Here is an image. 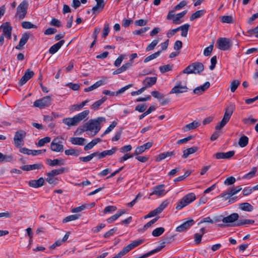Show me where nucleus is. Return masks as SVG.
I'll return each mask as SVG.
<instances>
[{"mask_svg": "<svg viewBox=\"0 0 258 258\" xmlns=\"http://www.w3.org/2000/svg\"><path fill=\"white\" fill-rule=\"evenodd\" d=\"M105 121L103 117H99L96 119H91L83 125V129H81V132H90L88 135L91 136H95L100 130V123Z\"/></svg>", "mask_w": 258, "mask_h": 258, "instance_id": "nucleus-1", "label": "nucleus"}, {"mask_svg": "<svg viewBox=\"0 0 258 258\" xmlns=\"http://www.w3.org/2000/svg\"><path fill=\"white\" fill-rule=\"evenodd\" d=\"M89 112V110H86L73 117L64 118L62 119V123L68 125L69 127L73 126H77L81 121L88 118Z\"/></svg>", "mask_w": 258, "mask_h": 258, "instance_id": "nucleus-2", "label": "nucleus"}, {"mask_svg": "<svg viewBox=\"0 0 258 258\" xmlns=\"http://www.w3.org/2000/svg\"><path fill=\"white\" fill-rule=\"evenodd\" d=\"M235 105L230 104L226 109L224 116L221 121L215 126L216 131H219L223 128L229 121L234 110Z\"/></svg>", "mask_w": 258, "mask_h": 258, "instance_id": "nucleus-3", "label": "nucleus"}, {"mask_svg": "<svg viewBox=\"0 0 258 258\" xmlns=\"http://www.w3.org/2000/svg\"><path fill=\"white\" fill-rule=\"evenodd\" d=\"M204 66L200 62H195L184 69L182 73L184 74H200L203 71Z\"/></svg>", "mask_w": 258, "mask_h": 258, "instance_id": "nucleus-4", "label": "nucleus"}, {"mask_svg": "<svg viewBox=\"0 0 258 258\" xmlns=\"http://www.w3.org/2000/svg\"><path fill=\"white\" fill-rule=\"evenodd\" d=\"M196 199V197L194 193H189L184 196L181 201L177 203L176 209L177 210H180L194 202Z\"/></svg>", "mask_w": 258, "mask_h": 258, "instance_id": "nucleus-5", "label": "nucleus"}, {"mask_svg": "<svg viewBox=\"0 0 258 258\" xmlns=\"http://www.w3.org/2000/svg\"><path fill=\"white\" fill-rule=\"evenodd\" d=\"M28 8V3L27 0L22 2L17 8V12L15 15L19 20L23 19L27 13Z\"/></svg>", "mask_w": 258, "mask_h": 258, "instance_id": "nucleus-6", "label": "nucleus"}, {"mask_svg": "<svg viewBox=\"0 0 258 258\" xmlns=\"http://www.w3.org/2000/svg\"><path fill=\"white\" fill-rule=\"evenodd\" d=\"M52 99L50 96H46L41 99L36 100L34 102V106L40 109L49 106L51 104Z\"/></svg>", "mask_w": 258, "mask_h": 258, "instance_id": "nucleus-7", "label": "nucleus"}, {"mask_svg": "<svg viewBox=\"0 0 258 258\" xmlns=\"http://www.w3.org/2000/svg\"><path fill=\"white\" fill-rule=\"evenodd\" d=\"M26 136V133L23 130H19L15 133L14 142L16 147H20L24 145V139Z\"/></svg>", "mask_w": 258, "mask_h": 258, "instance_id": "nucleus-8", "label": "nucleus"}, {"mask_svg": "<svg viewBox=\"0 0 258 258\" xmlns=\"http://www.w3.org/2000/svg\"><path fill=\"white\" fill-rule=\"evenodd\" d=\"M217 45L219 49L225 51L231 48L232 43L228 38L221 37L217 40Z\"/></svg>", "mask_w": 258, "mask_h": 258, "instance_id": "nucleus-9", "label": "nucleus"}, {"mask_svg": "<svg viewBox=\"0 0 258 258\" xmlns=\"http://www.w3.org/2000/svg\"><path fill=\"white\" fill-rule=\"evenodd\" d=\"M188 88L186 86V83L183 84L181 81H177L175 86L171 90L170 94L182 93L187 91Z\"/></svg>", "mask_w": 258, "mask_h": 258, "instance_id": "nucleus-10", "label": "nucleus"}, {"mask_svg": "<svg viewBox=\"0 0 258 258\" xmlns=\"http://www.w3.org/2000/svg\"><path fill=\"white\" fill-rule=\"evenodd\" d=\"M61 143V139L59 138L54 139L51 143V150L56 152L62 151L63 146Z\"/></svg>", "mask_w": 258, "mask_h": 258, "instance_id": "nucleus-11", "label": "nucleus"}, {"mask_svg": "<svg viewBox=\"0 0 258 258\" xmlns=\"http://www.w3.org/2000/svg\"><path fill=\"white\" fill-rule=\"evenodd\" d=\"M164 184H160L154 186L152 188V191L150 194V196L156 195L158 197H161L165 195L166 192L164 189Z\"/></svg>", "mask_w": 258, "mask_h": 258, "instance_id": "nucleus-12", "label": "nucleus"}, {"mask_svg": "<svg viewBox=\"0 0 258 258\" xmlns=\"http://www.w3.org/2000/svg\"><path fill=\"white\" fill-rule=\"evenodd\" d=\"M0 28L3 30V34L8 39H11L12 27L9 22L4 23L1 26Z\"/></svg>", "mask_w": 258, "mask_h": 258, "instance_id": "nucleus-13", "label": "nucleus"}, {"mask_svg": "<svg viewBox=\"0 0 258 258\" xmlns=\"http://www.w3.org/2000/svg\"><path fill=\"white\" fill-rule=\"evenodd\" d=\"M242 189V187L240 186L234 187L232 188L229 189L227 192H223L220 195L221 197L225 198V199H228L233 195L236 194Z\"/></svg>", "mask_w": 258, "mask_h": 258, "instance_id": "nucleus-14", "label": "nucleus"}, {"mask_svg": "<svg viewBox=\"0 0 258 258\" xmlns=\"http://www.w3.org/2000/svg\"><path fill=\"white\" fill-rule=\"evenodd\" d=\"M195 224V221L192 219H190L187 221L184 222L182 224L177 227L176 228V231L182 232L185 230L189 229L191 226Z\"/></svg>", "mask_w": 258, "mask_h": 258, "instance_id": "nucleus-15", "label": "nucleus"}, {"mask_svg": "<svg viewBox=\"0 0 258 258\" xmlns=\"http://www.w3.org/2000/svg\"><path fill=\"white\" fill-rule=\"evenodd\" d=\"M234 151H230L226 153L218 152L215 154V156L217 159H228L232 157L234 155Z\"/></svg>", "mask_w": 258, "mask_h": 258, "instance_id": "nucleus-16", "label": "nucleus"}, {"mask_svg": "<svg viewBox=\"0 0 258 258\" xmlns=\"http://www.w3.org/2000/svg\"><path fill=\"white\" fill-rule=\"evenodd\" d=\"M157 78L156 77H147L143 81L144 87L146 89L148 88L152 87L156 84Z\"/></svg>", "mask_w": 258, "mask_h": 258, "instance_id": "nucleus-17", "label": "nucleus"}, {"mask_svg": "<svg viewBox=\"0 0 258 258\" xmlns=\"http://www.w3.org/2000/svg\"><path fill=\"white\" fill-rule=\"evenodd\" d=\"M238 218L239 215L237 213H234L227 217L223 218L222 221L225 224L231 223L237 221L238 219Z\"/></svg>", "mask_w": 258, "mask_h": 258, "instance_id": "nucleus-18", "label": "nucleus"}, {"mask_svg": "<svg viewBox=\"0 0 258 258\" xmlns=\"http://www.w3.org/2000/svg\"><path fill=\"white\" fill-rule=\"evenodd\" d=\"M144 242V239H138L137 240H134L132 241L130 244H128L127 246H124L123 248L124 249L126 253H127L133 248L142 244Z\"/></svg>", "mask_w": 258, "mask_h": 258, "instance_id": "nucleus-19", "label": "nucleus"}, {"mask_svg": "<svg viewBox=\"0 0 258 258\" xmlns=\"http://www.w3.org/2000/svg\"><path fill=\"white\" fill-rule=\"evenodd\" d=\"M30 37V33H25L23 34L20 39L19 43L18 45L16 46V49L18 50H21L23 46L27 43Z\"/></svg>", "mask_w": 258, "mask_h": 258, "instance_id": "nucleus-20", "label": "nucleus"}, {"mask_svg": "<svg viewBox=\"0 0 258 258\" xmlns=\"http://www.w3.org/2000/svg\"><path fill=\"white\" fill-rule=\"evenodd\" d=\"M34 75V72L30 70H27L25 73L24 76L20 80V85L25 84L29 79H30Z\"/></svg>", "mask_w": 258, "mask_h": 258, "instance_id": "nucleus-21", "label": "nucleus"}, {"mask_svg": "<svg viewBox=\"0 0 258 258\" xmlns=\"http://www.w3.org/2000/svg\"><path fill=\"white\" fill-rule=\"evenodd\" d=\"M210 86V83L209 82H206L203 85L197 87L194 90V93L197 95H201L204 93L207 89Z\"/></svg>", "mask_w": 258, "mask_h": 258, "instance_id": "nucleus-22", "label": "nucleus"}, {"mask_svg": "<svg viewBox=\"0 0 258 258\" xmlns=\"http://www.w3.org/2000/svg\"><path fill=\"white\" fill-rule=\"evenodd\" d=\"M44 183V179L42 177L39 178L37 180H31L29 182V185L30 186L38 188L43 185Z\"/></svg>", "mask_w": 258, "mask_h": 258, "instance_id": "nucleus-23", "label": "nucleus"}, {"mask_svg": "<svg viewBox=\"0 0 258 258\" xmlns=\"http://www.w3.org/2000/svg\"><path fill=\"white\" fill-rule=\"evenodd\" d=\"M64 43V40H61L59 41V42H57L56 43L54 44L52 46H51L50 48H49V52L52 54H54L63 45Z\"/></svg>", "mask_w": 258, "mask_h": 258, "instance_id": "nucleus-24", "label": "nucleus"}, {"mask_svg": "<svg viewBox=\"0 0 258 258\" xmlns=\"http://www.w3.org/2000/svg\"><path fill=\"white\" fill-rule=\"evenodd\" d=\"M43 165L41 164H34L32 165H26L22 166L21 167V169L24 171H29L41 169Z\"/></svg>", "mask_w": 258, "mask_h": 258, "instance_id": "nucleus-25", "label": "nucleus"}, {"mask_svg": "<svg viewBox=\"0 0 258 258\" xmlns=\"http://www.w3.org/2000/svg\"><path fill=\"white\" fill-rule=\"evenodd\" d=\"M165 242H163L162 243V245L160 246H159L158 247H157L156 248L152 250H151L150 251L146 253H145L144 254H143V255H142L141 256H140V257L139 258H146L156 252H159V251H160L163 248H164L165 246Z\"/></svg>", "mask_w": 258, "mask_h": 258, "instance_id": "nucleus-26", "label": "nucleus"}, {"mask_svg": "<svg viewBox=\"0 0 258 258\" xmlns=\"http://www.w3.org/2000/svg\"><path fill=\"white\" fill-rule=\"evenodd\" d=\"M86 140L83 138L79 137H72L70 138V142L73 145H83L85 142Z\"/></svg>", "mask_w": 258, "mask_h": 258, "instance_id": "nucleus-27", "label": "nucleus"}, {"mask_svg": "<svg viewBox=\"0 0 258 258\" xmlns=\"http://www.w3.org/2000/svg\"><path fill=\"white\" fill-rule=\"evenodd\" d=\"M107 100L106 97H103L101 99L95 101L91 106V109L93 110H97L100 106Z\"/></svg>", "mask_w": 258, "mask_h": 258, "instance_id": "nucleus-28", "label": "nucleus"}, {"mask_svg": "<svg viewBox=\"0 0 258 258\" xmlns=\"http://www.w3.org/2000/svg\"><path fill=\"white\" fill-rule=\"evenodd\" d=\"M175 154V152L174 151H168L164 153H162L160 154L158 157L156 159V161L159 162L168 157H171L172 156L174 155Z\"/></svg>", "mask_w": 258, "mask_h": 258, "instance_id": "nucleus-29", "label": "nucleus"}, {"mask_svg": "<svg viewBox=\"0 0 258 258\" xmlns=\"http://www.w3.org/2000/svg\"><path fill=\"white\" fill-rule=\"evenodd\" d=\"M200 122L194 121L193 122L186 124L184 126L183 130L184 131L187 132L191 130H194L197 128L200 125Z\"/></svg>", "mask_w": 258, "mask_h": 258, "instance_id": "nucleus-30", "label": "nucleus"}, {"mask_svg": "<svg viewBox=\"0 0 258 258\" xmlns=\"http://www.w3.org/2000/svg\"><path fill=\"white\" fill-rule=\"evenodd\" d=\"M198 147H192L189 148H187L183 151V154L182 155L183 158H186L188 156L191 154L196 152L198 151Z\"/></svg>", "mask_w": 258, "mask_h": 258, "instance_id": "nucleus-31", "label": "nucleus"}, {"mask_svg": "<svg viewBox=\"0 0 258 258\" xmlns=\"http://www.w3.org/2000/svg\"><path fill=\"white\" fill-rule=\"evenodd\" d=\"M125 213V211L124 210H119L117 213L114 215L112 216L110 218H108L106 221L108 223H111L116 219H117L122 215Z\"/></svg>", "mask_w": 258, "mask_h": 258, "instance_id": "nucleus-32", "label": "nucleus"}, {"mask_svg": "<svg viewBox=\"0 0 258 258\" xmlns=\"http://www.w3.org/2000/svg\"><path fill=\"white\" fill-rule=\"evenodd\" d=\"M254 221L251 219H240L235 224V226H240L243 225H251L254 224Z\"/></svg>", "mask_w": 258, "mask_h": 258, "instance_id": "nucleus-33", "label": "nucleus"}, {"mask_svg": "<svg viewBox=\"0 0 258 258\" xmlns=\"http://www.w3.org/2000/svg\"><path fill=\"white\" fill-rule=\"evenodd\" d=\"M239 208L244 211L251 212L253 210V207L248 203H243L239 205Z\"/></svg>", "mask_w": 258, "mask_h": 258, "instance_id": "nucleus-34", "label": "nucleus"}, {"mask_svg": "<svg viewBox=\"0 0 258 258\" xmlns=\"http://www.w3.org/2000/svg\"><path fill=\"white\" fill-rule=\"evenodd\" d=\"M89 101V100L87 99L81 102L80 104H74L71 106V110L79 111L81 108H82L85 105H86V104L88 103Z\"/></svg>", "mask_w": 258, "mask_h": 258, "instance_id": "nucleus-35", "label": "nucleus"}, {"mask_svg": "<svg viewBox=\"0 0 258 258\" xmlns=\"http://www.w3.org/2000/svg\"><path fill=\"white\" fill-rule=\"evenodd\" d=\"M65 171L64 168H61L57 169H53L51 170L50 172L47 173V176H54L55 175H59L60 174L63 173Z\"/></svg>", "mask_w": 258, "mask_h": 258, "instance_id": "nucleus-36", "label": "nucleus"}, {"mask_svg": "<svg viewBox=\"0 0 258 258\" xmlns=\"http://www.w3.org/2000/svg\"><path fill=\"white\" fill-rule=\"evenodd\" d=\"M248 143V138L244 135L241 136L238 142V145L241 148L245 147Z\"/></svg>", "mask_w": 258, "mask_h": 258, "instance_id": "nucleus-37", "label": "nucleus"}, {"mask_svg": "<svg viewBox=\"0 0 258 258\" xmlns=\"http://www.w3.org/2000/svg\"><path fill=\"white\" fill-rule=\"evenodd\" d=\"M205 13V10H199L192 14L190 17V20L193 21L196 19L201 17Z\"/></svg>", "mask_w": 258, "mask_h": 258, "instance_id": "nucleus-38", "label": "nucleus"}, {"mask_svg": "<svg viewBox=\"0 0 258 258\" xmlns=\"http://www.w3.org/2000/svg\"><path fill=\"white\" fill-rule=\"evenodd\" d=\"M189 25L188 24H184L182 25L178 28H179V30H181L182 31L181 35L183 37H186L187 35V32L189 29Z\"/></svg>", "mask_w": 258, "mask_h": 258, "instance_id": "nucleus-39", "label": "nucleus"}, {"mask_svg": "<svg viewBox=\"0 0 258 258\" xmlns=\"http://www.w3.org/2000/svg\"><path fill=\"white\" fill-rule=\"evenodd\" d=\"M13 161V157L11 155H4L0 153V163L12 162Z\"/></svg>", "mask_w": 258, "mask_h": 258, "instance_id": "nucleus-40", "label": "nucleus"}, {"mask_svg": "<svg viewBox=\"0 0 258 258\" xmlns=\"http://www.w3.org/2000/svg\"><path fill=\"white\" fill-rule=\"evenodd\" d=\"M165 231L163 227H158L155 229L152 232V234L154 237H158L162 235Z\"/></svg>", "mask_w": 258, "mask_h": 258, "instance_id": "nucleus-41", "label": "nucleus"}, {"mask_svg": "<svg viewBox=\"0 0 258 258\" xmlns=\"http://www.w3.org/2000/svg\"><path fill=\"white\" fill-rule=\"evenodd\" d=\"M22 27L24 29H29L31 28L36 29L37 26L33 24L30 22L24 21L22 23Z\"/></svg>", "mask_w": 258, "mask_h": 258, "instance_id": "nucleus-42", "label": "nucleus"}, {"mask_svg": "<svg viewBox=\"0 0 258 258\" xmlns=\"http://www.w3.org/2000/svg\"><path fill=\"white\" fill-rule=\"evenodd\" d=\"M173 65L168 64L159 67V70L162 73H165L172 70Z\"/></svg>", "mask_w": 258, "mask_h": 258, "instance_id": "nucleus-43", "label": "nucleus"}, {"mask_svg": "<svg viewBox=\"0 0 258 258\" xmlns=\"http://www.w3.org/2000/svg\"><path fill=\"white\" fill-rule=\"evenodd\" d=\"M156 109V107L154 106H153V105H151L149 107V108L147 109V111H146L144 113H143L142 114H141L140 116H139V119L140 120H141L144 117H145L146 116H147V115L149 114L150 113H151L152 111L155 110Z\"/></svg>", "mask_w": 258, "mask_h": 258, "instance_id": "nucleus-44", "label": "nucleus"}, {"mask_svg": "<svg viewBox=\"0 0 258 258\" xmlns=\"http://www.w3.org/2000/svg\"><path fill=\"white\" fill-rule=\"evenodd\" d=\"M80 216V215L78 214L70 215L63 219L62 222L63 223H67L70 221L76 220L79 218Z\"/></svg>", "mask_w": 258, "mask_h": 258, "instance_id": "nucleus-45", "label": "nucleus"}, {"mask_svg": "<svg viewBox=\"0 0 258 258\" xmlns=\"http://www.w3.org/2000/svg\"><path fill=\"white\" fill-rule=\"evenodd\" d=\"M240 84V81L237 80H233L230 84V90L232 92L235 91Z\"/></svg>", "mask_w": 258, "mask_h": 258, "instance_id": "nucleus-46", "label": "nucleus"}, {"mask_svg": "<svg viewBox=\"0 0 258 258\" xmlns=\"http://www.w3.org/2000/svg\"><path fill=\"white\" fill-rule=\"evenodd\" d=\"M50 141L51 138L50 137H46L39 140L37 145L38 147H41L43 146L45 144L49 143Z\"/></svg>", "mask_w": 258, "mask_h": 258, "instance_id": "nucleus-47", "label": "nucleus"}, {"mask_svg": "<svg viewBox=\"0 0 258 258\" xmlns=\"http://www.w3.org/2000/svg\"><path fill=\"white\" fill-rule=\"evenodd\" d=\"M160 52H161L160 51H158L146 57L144 60V62H145V63L148 62V61L157 58L160 55Z\"/></svg>", "mask_w": 258, "mask_h": 258, "instance_id": "nucleus-48", "label": "nucleus"}, {"mask_svg": "<svg viewBox=\"0 0 258 258\" xmlns=\"http://www.w3.org/2000/svg\"><path fill=\"white\" fill-rule=\"evenodd\" d=\"M117 151L116 147H113L111 150H105L102 152V156H104V158L107 156H110L114 154Z\"/></svg>", "mask_w": 258, "mask_h": 258, "instance_id": "nucleus-49", "label": "nucleus"}, {"mask_svg": "<svg viewBox=\"0 0 258 258\" xmlns=\"http://www.w3.org/2000/svg\"><path fill=\"white\" fill-rule=\"evenodd\" d=\"M64 153L65 154L68 156L72 155L75 156H78L79 155V152L74 149L66 150Z\"/></svg>", "mask_w": 258, "mask_h": 258, "instance_id": "nucleus-50", "label": "nucleus"}, {"mask_svg": "<svg viewBox=\"0 0 258 258\" xmlns=\"http://www.w3.org/2000/svg\"><path fill=\"white\" fill-rule=\"evenodd\" d=\"M159 42L158 39L154 40L151 43H150L147 47L146 50V51H149L154 49L155 47L157 45Z\"/></svg>", "mask_w": 258, "mask_h": 258, "instance_id": "nucleus-51", "label": "nucleus"}, {"mask_svg": "<svg viewBox=\"0 0 258 258\" xmlns=\"http://www.w3.org/2000/svg\"><path fill=\"white\" fill-rule=\"evenodd\" d=\"M256 171H257V168L256 167H253L251 171H250L249 172H248V173H247L244 175L243 178L249 179V178H250L253 177L254 176L255 173L256 172Z\"/></svg>", "mask_w": 258, "mask_h": 258, "instance_id": "nucleus-52", "label": "nucleus"}, {"mask_svg": "<svg viewBox=\"0 0 258 258\" xmlns=\"http://www.w3.org/2000/svg\"><path fill=\"white\" fill-rule=\"evenodd\" d=\"M51 162H52V163L51 164L52 166H54L56 165L60 166L64 164V160L61 158H58L52 160V161Z\"/></svg>", "mask_w": 258, "mask_h": 258, "instance_id": "nucleus-53", "label": "nucleus"}, {"mask_svg": "<svg viewBox=\"0 0 258 258\" xmlns=\"http://www.w3.org/2000/svg\"><path fill=\"white\" fill-rule=\"evenodd\" d=\"M132 86H133V84H128V85L121 88V89H119L117 91H116L115 92V95L118 96V95L124 93L126 90H127L129 88H130Z\"/></svg>", "mask_w": 258, "mask_h": 258, "instance_id": "nucleus-54", "label": "nucleus"}, {"mask_svg": "<svg viewBox=\"0 0 258 258\" xmlns=\"http://www.w3.org/2000/svg\"><path fill=\"white\" fill-rule=\"evenodd\" d=\"M117 227H114L112 228L111 229L109 230L104 234V237L106 238H109L111 236H112L114 234V233L117 231Z\"/></svg>", "mask_w": 258, "mask_h": 258, "instance_id": "nucleus-55", "label": "nucleus"}, {"mask_svg": "<svg viewBox=\"0 0 258 258\" xmlns=\"http://www.w3.org/2000/svg\"><path fill=\"white\" fill-rule=\"evenodd\" d=\"M117 123L115 121H113L105 131L104 133L101 135L102 137L104 135H106L110 133L116 125Z\"/></svg>", "mask_w": 258, "mask_h": 258, "instance_id": "nucleus-56", "label": "nucleus"}, {"mask_svg": "<svg viewBox=\"0 0 258 258\" xmlns=\"http://www.w3.org/2000/svg\"><path fill=\"white\" fill-rule=\"evenodd\" d=\"M168 205V202L167 201H165L163 202H162L160 205L156 208L157 211L159 212V213H161L163 210L167 207Z\"/></svg>", "mask_w": 258, "mask_h": 258, "instance_id": "nucleus-57", "label": "nucleus"}, {"mask_svg": "<svg viewBox=\"0 0 258 258\" xmlns=\"http://www.w3.org/2000/svg\"><path fill=\"white\" fill-rule=\"evenodd\" d=\"M168 205V202L167 201H165L163 202H162L160 205L156 208L157 211L159 212V213H161L163 210L167 207Z\"/></svg>", "mask_w": 258, "mask_h": 258, "instance_id": "nucleus-58", "label": "nucleus"}, {"mask_svg": "<svg viewBox=\"0 0 258 258\" xmlns=\"http://www.w3.org/2000/svg\"><path fill=\"white\" fill-rule=\"evenodd\" d=\"M221 21L223 23H232L233 22V18L231 16H224L221 18Z\"/></svg>", "mask_w": 258, "mask_h": 258, "instance_id": "nucleus-59", "label": "nucleus"}, {"mask_svg": "<svg viewBox=\"0 0 258 258\" xmlns=\"http://www.w3.org/2000/svg\"><path fill=\"white\" fill-rule=\"evenodd\" d=\"M257 121V119H254L253 118H250V117L244 118L243 119V123L246 124H254Z\"/></svg>", "mask_w": 258, "mask_h": 258, "instance_id": "nucleus-60", "label": "nucleus"}, {"mask_svg": "<svg viewBox=\"0 0 258 258\" xmlns=\"http://www.w3.org/2000/svg\"><path fill=\"white\" fill-rule=\"evenodd\" d=\"M187 11V10L184 11L181 13L177 14L174 19H173V23H176L177 21H178L180 19L182 18L186 13Z\"/></svg>", "mask_w": 258, "mask_h": 258, "instance_id": "nucleus-61", "label": "nucleus"}, {"mask_svg": "<svg viewBox=\"0 0 258 258\" xmlns=\"http://www.w3.org/2000/svg\"><path fill=\"white\" fill-rule=\"evenodd\" d=\"M146 150L144 149V147L142 145L140 146H138L136 149L134 153H133V155L137 156L143 153Z\"/></svg>", "mask_w": 258, "mask_h": 258, "instance_id": "nucleus-62", "label": "nucleus"}, {"mask_svg": "<svg viewBox=\"0 0 258 258\" xmlns=\"http://www.w3.org/2000/svg\"><path fill=\"white\" fill-rule=\"evenodd\" d=\"M66 86L69 87L70 89L74 91H77L80 88V85L78 84H73L72 83H69L67 84Z\"/></svg>", "mask_w": 258, "mask_h": 258, "instance_id": "nucleus-63", "label": "nucleus"}, {"mask_svg": "<svg viewBox=\"0 0 258 258\" xmlns=\"http://www.w3.org/2000/svg\"><path fill=\"white\" fill-rule=\"evenodd\" d=\"M117 208L115 206H108L105 207L104 209L103 212L104 214L109 213V212H113L116 210Z\"/></svg>", "mask_w": 258, "mask_h": 258, "instance_id": "nucleus-64", "label": "nucleus"}]
</instances>
